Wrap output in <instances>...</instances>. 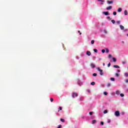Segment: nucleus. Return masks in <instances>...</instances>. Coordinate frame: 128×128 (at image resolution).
Returning a JSON list of instances; mask_svg holds the SVG:
<instances>
[{
  "label": "nucleus",
  "mask_w": 128,
  "mask_h": 128,
  "mask_svg": "<svg viewBox=\"0 0 128 128\" xmlns=\"http://www.w3.org/2000/svg\"><path fill=\"white\" fill-rule=\"evenodd\" d=\"M78 32L80 34V35L82 34V32H80V31H78Z\"/></svg>",
  "instance_id": "58836bf2"
},
{
  "label": "nucleus",
  "mask_w": 128,
  "mask_h": 128,
  "mask_svg": "<svg viewBox=\"0 0 128 128\" xmlns=\"http://www.w3.org/2000/svg\"><path fill=\"white\" fill-rule=\"evenodd\" d=\"M124 76L126 77V78H128V73L126 72L124 74Z\"/></svg>",
  "instance_id": "a211bd4d"
},
{
  "label": "nucleus",
  "mask_w": 128,
  "mask_h": 128,
  "mask_svg": "<svg viewBox=\"0 0 128 128\" xmlns=\"http://www.w3.org/2000/svg\"><path fill=\"white\" fill-rule=\"evenodd\" d=\"M94 52H98V50H96V49H94Z\"/></svg>",
  "instance_id": "473e14b6"
},
{
  "label": "nucleus",
  "mask_w": 128,
  "mask_h": 128,
  "mask_svg": "<svg viewBox=\"0 0 128 128\" xmlns=\"http://www.w3.org/2000/svg\"><path fill=\"white\" fill-rule=\"evenodd\" d=\"M91 44H94V40H92L91 41Z\"/></svg>",
  "instance_id": "6ab92c4d"
},
{
  "label": "nucleus",
  "mask_w": 128,
  "mask_h": 128,
  "mask_svg": "<svg viewBox=\"0 0 128 128\" xmlns=\"http://www.w3.org/2000/svg\"><path fill=\"white\" fill-rule=\"evenodd\" d=\"M102 54H104V52H106V50L103 49V50H102Z\"/></svg>",
  "instance_id": "4be33fe9"
},
{
  "label": "nucleus",
  "mask_w": 128,
  "mask_h": 128,
  "mask_svg": "<svg viewBox=\"0 0 128 128\" xmlns=\"http://www.w3.org/2000/svg\"><path fill=\"white\" fill-rule=\"evenodd\" d=\"M118 10V12H122V8H119Z\"/></svg>",
  "instance_id": "2eb2a0df"
},
{
  "label": "nucleus",
  "mask_w": 128,
  "mask_h": 128,
  "mask_svg": "<svg viewBox=\"0 0 128 128\" xmlns=\"http://www.w3.org/2000/svg\"><path fill=\"white\" fill-rule=\"evenodd\" d=\"M126 62H122L123 64H126Z\"/></svg>",
  "instance_id": "c03bdc74"
},
{
  "label": "nucleus",
  "mask_w": 128,
  "mask_h": 128,
  "mask_svg": "<svg viewBox=\"0 0 128 128\" xmlns=\"http://www.w3.org/2000/svg\"><path fill=\"white\" fill-rule=\"evenodd\" d=\"M112 60H113V62H116V58H112Z\"/></svg>",
  "instance_id": "4468645a"
},
{
  "label": "nucleus",
  "mask_w": 128,
  "mask_h": 128,
  "mask_svg": "<svg viewBox=\"0 0 128 128\" xmlns=\"http://www.w3.org/2000/svg\"><path fill=\"white\" fill-rule=\"evenodd\" d=\"M108 68H110V62L108 64Z\"/></svg>",
  "instance_id": "f704fd0d"
},
{
  "label": "nucleus",
  "mask_w": 128,
  "mask_h": 128,
  "mask_svg": "<svg viewBox=\"0 0 128 128\" xmlns=\"http://www.w3.org/2000/svg\"><path fill=\"white\" fill-rule=\"evenodd\" d=\"M107 18H108V20H110V17L108 16V17H107Z\"/></svg>",
  "instance_id": "37998d69"
},
{
  "label": "nucleus",
  "mask_w": 128,
  "mask_h": 128,
  "mask_svg": "<svg viewBox=\"0 0 128 128\" xmlns=\"http://www.w3.org/2000/svg\"><path fill=\"white\" fill-rule=\"evenodd\" d=\"M104 14H105V16H108V12H103Z\"/></svg>",
  "instance_id": "9d476101"
},
{
  "label": "nucleus",
  "mask_w": 128,
  "mask_h": 128,
  "mask_svg": "<svg viewBox=\"0 0 128 128\" xmlns=\"http://www.w3.org/2000/svg\"><path fill=\"white\" fill-rule=\"evenodd\" d=\"M98 2H104V0H98Z\"/></svg>",
  "instance_id": "b1692460"
},
{
  "label": "nucleus",
  "mask_w": 128,
  "mask_h": 128,
  "mask_svg": "<svg viewBox=\"0 0 128 128\" xmlns=\"http://www.w3.org/2000/svg\"><path fill=\"white\" fill-rule=\"evenodd\" d=\"M90 66H91V67H92V68H96V65H94V64H90Z\"/></svg>",
  "instance_id": "423d86ee"
},
{
  "label": "nucleus",
  "mask_w": 128,
  "mask_h": 128,
  "mask_svg": "<svg viewBox=\"0 0 128 128\" xmlns=\"http://www.w3.org/2000/svg\"><path fill=\"white\" fill-rule=\"evenodd\" d=\"M98 76V74H96V73L93 74V76Z\"/></svg>",
  "instance_id": "393cba45"
},
{
  "label": "nucleus",
  "mask_w": 128,
  "mask_h": 128,
  "mask_svg": "<svg viewBox=\"0 0 128 128\" xmlns=\"http://www.w3.org/2000/svg\"><path fill=\"white\" fill-rule=\"evenodd\" d=\"M112 6H109L106 8V10H112Z\"/></svg>",
  "instance_id": "0eeeda50"
},
{
  "label": "nucleus",
  "mask_w": 128,
  "mask_h": 128,
  "mask_svg": "<svg viewBox=\"0 0 128 128\" xmlns=\"http://www.w3.org/2000/svg\"><path fill=\"white\" fill-rule=\"evenodd\" d=\"M116 94H120V90L116 91Z\"/></svg>",
  "instance_id": "412c9836"
},
{
  "label": "nucleus",
  "mask_w": 128,
  "mask_h": 128,
  "mask_svg": "<svg viewBox=\"0 0 128 128\" xmlns=\"http://www.w3.org/2000/svg\"><path fill=\"white\" fill-rule=\"evenodd\" d=\"M104 32H105V34H106V32H107L106 30H104Z\"/></svg>",
  "instance_id": "a18cd8bd"
},
{
  "label": "nucleus",
  "mask_w": 128,
  "mask_h": 128,
  "mask_svg": "<svg viewBox=\"0 0 128 128\" xmlns=\"http://www.w3.org/2000/svg\"><path fill=\"white\" fill-rule=\"evenodd\" d=\"M104 96H108V92H104Z\"/></svg>",
  "instance_id": "5701e85b"
},
{
  "label": "nucleus",
  "mask_w": 128,
  "mask_h": 128,
  "mask_svg": "<svg viewBox=\"0 0 128 128\" xmlns=\"http://www.w3.org/2000/svg\"><path fill=\"white\" fill-rule=\"evenodd\" d=\"M120 96H122V98H124V94H120Z\"/></svg>",
  "instance_id": "bb28decb"
},
{
  "label": "nucleus",
  "mask_w": 128,
  "mask_h": 128,
  "mask_svg": "<svg viewBox=\"0 0 128 128\" xmlns=\"http://www.w3.org/2000/svg\"><path fill=\"white\" fill-rule=\"evenodd\" d=\"M110 80H112V82H114L115 79L114 78H110Z\"/></svg>",
  "instance_id": "ddd939ff"
},
{
  "label": "nucleus",
  "mask_w": 128,
  "mask_h": 128,
  "mask_svg": "<svg viewBox=\"0 0 128 128\" xmlns=\"http://www.w3.org/2000/svg\"><path fill=\"white\" fill-rule=\"evenodd\" d=\"M100 124H102V126H104V122H101Z\"/></svg>",
  "instance_id": "e433bc0d"
},
{
  "label": "nucleus",
  "mask_w": 128,
  "mask_h": 128,
  "mask_svg": "<svg viewBox=\"0 0 128 128\" xmlns=\"http://www.w3.org/2000/svg\"><path fill=\"white\" fill-rule=\"evenodd\" d=\"M120 30H124V27L122 26V25H120Z\"/></svg>",
  "instance_id": "6e6552de"
},
{
  "label": "nucleus",
  "mask_w": 128,
  "mask_h": 128,
  "mask_svg": "<svg viewBox=\"0 0 128 128\" xmlns=\"http://www.w3.org/2000/svg\"><path fill=\"white\" fill-rule=\"evenodd\" d=\"M100 4H104V3L102 2Z\"/></svg>",
  "instance_id": "09e8293b"
},
{
  "label": "nucleus",
  "mask_w": 128,
  "mask_h": 128,
  "mask_svg": "<svg viewBox=\"0 0 128 128\" xmlns=\"http://www.w3.org/2000/svg\"><path fill=\"white\" fill-rule=\"evenodd\" d=\"M114 68H120V66H116V65H114Z\"/></svg>",
  "instance_id": "1a4fd4ad"
},
{
  "label": "nucleus",
  "mask_w": 128,
  "mask_h": 128,
  "mask_svg": "<svg viewBox=\"0 0 128 128\" xmlns=\"http://www.w3.org/2000/svg\"><path fill=\"white\" fill-rule=\"evenodd\" d=\"M104 114H108V110H104Z\"/></svg>",
  "instance_id": "c756f323"
},
{
  "label": "nucleus",
  "mask_w": 128,
  "mask_h": 128,
  "mask_svg": "<svg viewBox=\"0 0 128 128\" xmlns=\"http://www.w3.org/2000/svg\"><path fill=\"white\" fill-rule=\"evenodd\" d=\"M76 96H78V93L76 92H73L72 94V98H76Z\"/></svg>",
  "instance_id": "7ed1b4c3"
},
{
  "label": "nucleus",
  "mask_w": 128,
  "mask_h": 128,
  "mask_svg": "<svg viewBox=\"0 0 128 128\" xmlns=\"http://www.w3.org/2000/svg\"><path fill=\"white\" fill-rule=\"evenodd\" d=\"M107 4H114V1H112V0H110V1L108 0L107 1Z\"/></svg>",
  "instance_id": "20e7f679"
},
{
  "label": "nucleus",
  "mask_w": 128,
  "mask_h": 128,
  "mask_svg": "<svg viewBox=\"0 0 128 128\" xmlns=\"http://www.w3.org/2000/svg\"><path fill=\"white\" fill-rule=\"evenodd\" d=\"M96 120H93L92 121V124H96Z\"/></svg>",
  "instance_id": "f8f14e48"
},
{
  "label": "nucleus",
  "mask_w": 128,
  "mask_h": 128,
  "mask_svg": "<svg viewBox=\"0 0 128 128\" xmlns=\"http://www.w3.org/2000/svg\"><path fill=\"white\" fill-rule=\"evenodd\" d=\"M91 84L92 86H94V84H96V82H92L91 84Z\"/></svg>",
  "instance_id": "f3484780"
},
{
  "label": "nucleus",
  "mask_w": 128,
  "mask_h": 128,
  "mask_svg": "<svg viewBox=\"0 0 128 128\" xmlns=\"http://www.w3.org/2000/svg\"><path fill=\"white\" fill-rule=\"evenodd\" d=\"M112 86V84L110 83H108L107 84L108 86Z\"/></svg>",
  "instance_id": "72a5a7b5"
},
{
  "label": "nucleus",
  "mask_w": 128,
  "mask_h": 128,
  "mask_svg": "<svg viewBox=\"0 0 128 128\" xmlns=\"http://www.w3.org/2000/svg\"><path fill=\"white\" fill-rule=\"evenodd\" d=\"M115 116H120V111L118 110H117L115 112V114H114Z\"/></svg>",
  "instance_id": "f03ea898"
},
{
  "label": "nucleus",
  "mask_w": 128,
  "mask_h": 128,
  "mask_svg": "<svg viewBox=\"0 0 128 128\" xmlns=\"http://www.w3.org/2000/svg\"><path fill=\"white\" fill-rule=\"evenodd\" d=\"M124 14L125 16H128V10H125L124 12Z\"/></svg>",
  "instance_id": "9b49d317"
},
{
  "label": "nucleus",
  "mask_w": 128,
  "mask_h": 128,
  "mask_svg": "<svg viewBox=\"0 0 128 128\" xmlns=\"http://www.w3.org/2000/svg\"><path fill=\"white\" fill-rule=\"evenodd\" d=\"M116 76H117L118 78V77L120 76V74H118V73H116Z\"/></svg>",
  "instance_id": "a878e982"
},
{
  "label": "nucleus",
  "mask_w": 128,
  "mask_h": 128,
  "mask_svg": "<svg viewBox=\"0 0 128 128\" xmlns=\"http://www.w3.org/2000/svg\"><path fill=\"white\" fill-rule=\"evenodd\" d=\"M113 14H114V16H116V12H113Z\"/></svg>",
  "instance_id": "2f4dec72"
},
{
  "label": "nucleus",
  "mask_w": 128,
  "mask_h": 128,
  "mask_svg": "<svg viewBox=\"0 0 128 128\" xmlns=\"http://www.w3.org/2000/svg\"><path fill=\"white\" fill-rule=\"evenodd\" d=\"M112 54H109V55H108V58H112Z\"/></svg>",
  "instance_id": "ea45409f"
},
{
  "label": "nucleus",
  "mask_w": 128,
  "mask_h": 128,
  "mask_svg": "<svg viewBox=\"0 0 128 128\" xmlns=\"http://www.w3.org/2000/svg\"><path fill=\"white\" fill-rule=\"evenodd\" d=\"M103 66H106V64L103 63Z\"/></svg>",
  "instance_id": "de8ad7c7"
},
{
  "label": "nucleus",
  "mask_w": 128,
  "mask_h": 128,
  "mask_svg": "<svg viewBox=\"0 0 128 128\" xmlns=\"http://www.w3.org/2000/svg\"><path fill=\"white\" fill-rule=\"evenodd\" d=\"M62 125H60L57 128H62Z\"/></svg>",
  "instance_id": "4c0bfd02"
},
{
  "label": "nucleus",
  "mask_w": 128,
  "mask_h": 128,
  "mask_svg": "<svg viewBox=\"0 0 128 128\" xmlns=\"http://www.w3.org/2000/svg\"><path fill=\"white\" fill-rule=\"evenodd\" d=\"M106 52L108 54V52H110V50L108 48H106Z\"/></svg>",
  "instance_id": "aec40b11"
},
{
  "label": "nucleus",
  "mask_w": 128,
  "mask_h": 128,
  "mask_svg": "<svg viewBox=\"0 0 128 128\" xmlns=\"http://www.w3.org/2000/svg\"><path fill=\"white\" fill-rule=\"evenodd\" d=\"M86 54H87V56H90V54H91L90 52L87 51L86 52Z\"/></svg>",
  "instance_id": "39448f33"
},
{
  "label": "nucleus",
  "mask_w": 128,
  "mask_h": 128,
  "mask_svg": "<svg viewBox=\"0 0 128 128\" xmlns=\"http://www.w3.org/2000/svg\"><path fill=\"white\" fill-rule=\"evenodd\" d=\"M97 70H98V72H100V76H104V72H102V70L100 68H98Z\"/></svg>",
  "instance_id": "f257e3e1"
},
{
  "label": "nucleus",
  "mask_w": 128,
  "mask_h": 128,
  "mask_svg": "<svg viewBox=\"0 0 128 128\" xmlns=\"http://www.w3.org/2000/svg\"><path fill=\"white\" fill-rule=\"evenodd\" d=\"M126 83L128 82V79H126Z\"/></svg>",
  "instance_id": "79ce46f5"
},
{
  "label": "nucleus",
  "mask_w": 128,
  "mask_h": 128,
  "mask_svg": "<svg viewBox=\"0 0 128 128\" xmlns=\"http://www.w3.org/2000/svg\"><path fill=\"white\" fill-rule=\"evenodd\" d=\"M58 112H60V110H58Z\"/></svg>",
  "instance_id": "8fccbe9b"
},
{
  "label": "nucleus",
  "mask_w": 128,
  "mask_h": 128,
  "mask_svg": "<svg viewBox=\"0 0 128 128\" xmlns=\"http://www.w3.org/2000/svg\"><path fill=\"white\" fill-rule=\"evenodd\" d=\"M89 114H90V116H92V112H90Z\"/></svg>",
  "instance_id": "c9c22d12"
},
{
  "label": "nucleus",
  "mask_w": 128,
  "mask_h": 128,
  "mask_svg": "<svg viewBox=\"0 0 128 128\" xmlns=\"http://www.w3.org/2000/svg\"><path fill=\"white\" fill-rule=\"evenodd\" d=\"M60 122H64V119L60 118Z\"/></svg>",
  "instance_id": "dca6fc26"
},
{
  "label": "nucleus",
  "mask_w": 128,
  "mask_h": 128,
  "mask_svg": "<svg viewBox=\"0 0 128 128\" xmlns=\"http://www.w3.org/2000/svg\"><path fill=\"white\" fill-rule=\"evenodd\" d=\"M59 108H60V110H62V107H60Z\"/></svg>",
  "instance_id": "a19ab883"
},
{
  "label": "nucleus",
  "mask_w": 128,
  "mask_h": 128,
  "mask_svg": "<svg viewBox=\"0 0 128 128\" xmlns=\"http://www.w3.org/2000/svg\"><path fill=\"white\" fill-rule=\"evenodd\" d=\"M50 100L52 102H54V98H50Z\"/></svg>",
  "instance_id": "c85d7f7f"
},
{
  "label": "nucleus",
  "mask_w": 128,
  "mask_h": 128,
  "mask_svg": "<svg viewBox=\"0 0 128 128\" xmlns=\"http://www.w3.org/2000/svg\"><path fill=\"white\" fill-rule=\"evenodd\" d=\"M116 24H120V20L117 21V22H116Z\"/></svg>",
  "instance_id": "cd10ccee"
},
{
  "label": "nucleus",
  "mask_w": 128,
  "mask_h": 128,
  "mask_svg": "<svg viewBox=\"0 0 128 128\" xmlns=\"http://www.w3.org/2000/svg\"><path fill=\"white\" fill-rule=\"evenodd\" d=\"M113 24H116V21L114 20H111Z\"/></svg>",
  "instance_id": "7c9ffc66"
},
{
  "label": "nucleus",
  "mask_w": 128,
  "mask_h": 128,
  "mask_svg": "<svg viewBox=\"0 0 128 128\" xmlns=\"http://www.w3.org/2000/svg\"><path fill=\"white\" fill-rule=\"evenodd\" d=\"M120 72V70H118V72Z\"/></svg>",
  "instance_id": "49530a36"
}]
</instances>
